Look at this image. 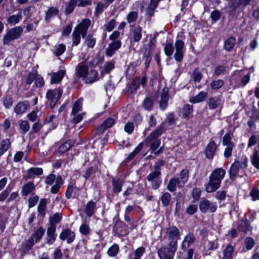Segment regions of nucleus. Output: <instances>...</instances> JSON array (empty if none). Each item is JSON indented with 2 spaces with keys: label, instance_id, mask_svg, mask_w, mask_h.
Masks as SVG:
<instances>
[{
  "label": "nucleus",
  "instance_id": "f257e3e1",
  "mask_svg": "<svg viewBox=\"0 0 259 259\" xmlns=\"http://www.w3.org/2000/svg\"><path fill=\"white\" fill-rule=\"evenodd\" d=\"M226 174V171L222 168L214 169L209 176V181L205 185L207 193H212L218 189Z\"/></svg>",
  "mask_w": 259,
  "mask_h": 259
},
{
  "label": "nucleus",
  "instance_id": "f03ea898",
  "mask_svg": "<svg viewBox=\"0 0 259 259\" xmlns=\"http://www.w3.org/2000/svg\"><path fill=\"white\" fill-rule=\"evenodd\" d=\"M180 238L179 229L175 226H169L165 229L163 239L167 242L168 246L178 247V241Z\"/></svg>",
  "mask_w": 259,
  "mask_h": 259
},
{
  "label": "nucleus",
  "instance_id": "7ed1b4c3",
  "mask_svg": "<svg viewBox=\"0 0 259 259\" xmlns=\"http://www.w3.org/2000/svg\"><path fill=\"white\" fill-rule=\"evenodd\" d=\"M23 30L22 27L20 26H17L10 29L4 36V44L7 45L11 41L20 37L22 33Z\"/></svg>",
  "mask_w": 259,
  "mask_h": 259
},
{
  "label": "nucleus",
  "instance_id": "20e7f679",
  "mask_svg": "<svg viewBox=\"0 0 259 259\" xmlns=\"http://www.w3.org/2000/svg\"><path fill=\"white\" fill-rule=\"evenodd\" d=\"M248 159L246 157H244L242 161H235L232 164L230 170V177L232 179L238 176L239 171L247 166Z\"/></svg>",
  "mask_w": 259,
  "mask_h": 259
},
{
  "label": "nucleus",
  "instance_id": "39448f33",
  "mask_svg": "<svg viewBox=\"0 0 259 259\" xmlns=\"http://www.w3.org/2000/svg\"><path fill=\"white\" fill-rule=\"evenodd\" d=\"M62 94V91L60 88L54 90H49L46 94V97L50 102L51 108L55 107Z\"/></svg>",
  "mask_w": 259,
  "mask_h": 259
},
{
  "label": "nucleus",
  "instance_id": "423d86ee",
  "mask_svg": "<svg viewBox=\"0 0 259 259\" xmlns=\"http://www.w3.org/2000/svg\"><path fill=\"white\" fill-rule=\"evenodd\" d=\"M199 209L201 212L206 213L208 212H214L217 209L215 203L210 202L205 198H202L199 203Z\"/></svg>",
  "mask_w": 259,
  "mask_h": 259
},
{
  "label": "nucleus",
  "instance_id": "0eeeda50",
  "mask_svg": "<svg viewBox=\"0 0 259 259\" xmlns=\"http://www.w3.org/2000/svg\"><path fill=\"white\" fill-rule=\"evenodd\" d=\"M177 249L174 246L162 247L158 250V256L160 259H172Z\"/></svg>",
  "mask_w": 259,
  "mask_h": 259
},
{
  "label": "nucleus",
  "instance_id": "6e6552de",
  "mask_svg": "<svg viewBox=\"0 0 259 259\" xmlns=\"http://www.w3.org/2000/svg\"><path fill=\"white\" fill-rule=\"evenodd\" d=\"M165 122L162 123L157 128L153 131L145 140V144L149 146V143L160 137L165 130Z\"/></svg>",
  "mask_w": 259,
  "mask_h": 259
},
{
  "label": "nucleus",
  "instance_id": "1a4fd4ad",
  "mask_svg": "<svg viewBox=\"0 0 259 259\" xmlns=\"http://www.w3.org/2000/svg\"><path fill=\"white\" fill-rule=\"evenodd\" d=\"M94 65L93 61L89 62L79 63L76 67V73L79 76L83 77V79L88 75L89 71V68Z\"/></svg>",
  "mask_w": 259,
  "mask_h": 259
},
{
  "label": "nucleus",
  "instance_id": "9d476101",
  "mask_svg": "<svg viewBox=\"0 0 259 259\" xmlns=\"http://www.w3.org/2000/svg\"><path fill=\"white\" fill-rule=\"evenodd\" d=\"M184 46V42L180 39L177 40L175 43L176 52L174 54V58L178 62H181L183 58Z\"/></svg>",
  "mask_w": 259,
  "mask_h": 259
},
{
  "label": "nucleus",
  "instance_id": "9b49d317",
  "mask_svg": "<svg viewBox=\"0 0 259 259\" xmlns=\"http://www.w3.org/2000/svg\"><path fill=\"white\" fill-rule=\"evenodd\" d=\"M91 20L89 19H85L82 21V22L78 24L74 29H76L82 37H85L87 33V30L91 25Z\"/></svg>",
  "mask_w": 259,
  "mask_h": 259
},
{
  "label": "nucleus",
  "instance_id": "f8f14e48",
  "mask_svg": "<svg viewBox=\"0 0 259 259\" xmlns=\"http://www.w3.org/2000/svg\"><path fill=\"white\" fill-rule=\"evenodd\" d=\"M75 233L70 229L67 228L63 230L59 235V238L62 240H66L68 243H70L75 239Z\"/></svg>",
  "mask_w": 259,
  "mask_h": 259
},
{
  "label": "nucleus",
  "instance_id": "ddd939ff",
  "mask_svg": "<svg viewBox=\"0 0 259 259\" xmlns=\"http://www.w3.org/2000/svg\"><path fill=\"white\" fill-rule=\"evenodd\" d=\"M121 42L120 40H115L109 44L108 48L106 49V55L111 57L118 49L121 47Z\"/></svg>",
  "mask_w": 259,
  "mask_h": 259
},
{
  "label": "nucleus",
  "instance_id": "4468645a",
  "mask_svg": "<svg viewBox=\"0 0 259 259\" xmlns=\"http://www.w3.org/2000/svg\"><path fill=\"white\" fill-rule=\"evenodd\" d=\"M217 145L214 141H210L205 149V155L208 159H211L213 157L217 149Z\"/></svg>",
  "mask_w": 259,
  "mask_h": 259
},
{
  "label": "nucleus",
  "instance_id": "2eb2a0df",
  "mask_svg": "<svg viewBox=\"0 0 259 259\" xmlns=\"http://www.w3.org/2000/svg\"><path fill=\"white\" fill-rule=\"evenodd\" d=\"M184 185L179 181V179L172 178L169 180L167 186V189L171 192H174L176 190L177 187L182 188Z\"/></svg>",
  "mask_w": 259,
  "mask_h": 259
},
{
  "label": "nucleus",
  "instance_id": "dca6fc26",
  "mask_svg": "<svg viewBox=\"0 0 259 259\" xmlns=\"http://www.w3.org/2000/svg\"><path fill=\"white\" fill-rule=\"evenodd\" d=\"M56 226L51 225L47 231V242L48 244H52L56 240L57 235L55 234Z\"/></svg>",
  "mask_w": 259,
  "mask_h": 259
},
{
  "label": "nucleus",
  "instance_id": "f3484780",
  "mask_svg": "<svg viewBox=\"0 0 259 259\" xmlns=\"http://www.w3.org/2000/svg\"><path fill=\"white\" fill-rule=\"evenodd\" d=\"M29 106V104L28 102H20L15 106L14 111L17 114L21 115L27 111Z\"/></svg>",
  "mask_w": 259,
  "mask_h": 259
},
{
  "label": "nucleus",
  "instance_id": "a211bd4d",
  "mask_svg": "<svg viewBox=\"0 0 259 259\" xmlns=\"http://www.w3.org/2000/svg\"><path fill=\"white\" fill-rule=\"evenodd\" d=\"M169 96L167 89H163L160 95V101L159 102L160 108L164 110L167 106V102Z\"/></svg>",
  "mask_w": 259,
  "mask_h": 259
},
{
  "label": "nucleus",
  "instance_id": "6ab92c4d",
  "mask_svg": "<svg viewBox=\"0 0 259 259\" xmlns=\"http://www.w3.org/2000/svg\"><path fill=\"white\" fill-rule=\"evenodd\" d=\"M193 248H181L178 254V257L181 259H192L193 255Z\"/></svg>",
  "mask_w": 259,
  "mask_h": 259
},
{
  "label": "nucleus",
  "instance_id": "aec40b11",
  "mask_svg": "<svg viewBox=\"0 0 259 259\" xmlns=\"http://www.w3.org/2000/svg\"><path fill=\"white\" fill-rule=\"evenodd\" d=\"M142 27L139 25H134L131 30V35L134 41H139L142 37Z\"/></svg>",
  "mask_w": 259,
  "mask_h": 259
},
{
  "label": "nucleus",
  "instance_id": "412c9836",
  "mask_svg": "<svg viewBox=\"0 0 259 259\" xmlns=\"http://www.w3.org/2000/svg\"><path fill=\"white\" fill-rule=\"evenodd\" d=\"M99 79L98 73L95 70L91 68L88 75L84 78L85 82L87 83H92Z\"/></svg>",
  "mask_w": 259,
  "mask_h": 259
},
{
  "label": "nucleus",
  "instance_id": "4be33fe9",
  "mask_svg": "<svg viewBox=\"0 0 259 259\" xmlns=\"http://www.w3.org/2000/svg\"><path fill=\"white\" fill-rule=\"evenodd\" d=\"M195 240V238L193 235L189 234L185 236L183 240L181 245V248H192V245L193 244Z\"/></svg>",
  "mask_w": 259,
  "mask_h": 259
},
{
  "label": "nucleus",
  "instance_id": "5701e85b",
  "mask_svg": "<svg viewBox=\"0 0 259 259\" xmlns=\"http://www.w3.org/2000/svg\"><path fill=\"white\" fill-rule=\"evenodd\" d=\"M35 188V186L33 182L31 181L28 182L22 187L21 190L22 195L25 196H28L34 190Z\"/></svg>",
  "mask_w": 259,
  "mask_h": 259
},
{
  "label": "nucleus",
  "instance_id": "b1692460",
  "mask_svg": "<svg viewBox=\"0 0 259 259\" xmlns=\"http://www.w3.org/2000/svg\"><path fill=\"white\" fill-rule=\"evenodd\" d=\"M66 74V71L63 69L60 70L57 72L54 73L51 79L52 84L59 83Z\"/></svg>",
  "mask_w": 259,
  "mask_h": 259
},
{
  "label": "nucleus",
  "instance_id": "393cba45",
  "mask_svg": "<svg viewBox=\"0 0 259 259\" xmlns=\"http://www.w3.org/2000/svg\"><path fill=\"white\" fill-rule=\"evenodd\" d=\"M249 1L250 0H231L228 7L235 10L240 6L247 5Z\"/></svg>",
  "mask_w": 259,
  "mask_h": 259
},
{
  "label": "nucleus",
  "instance_id": "a878e982",
  "mask_svg": "<svg viewBox=\"0 0 259 259\" xmlns=\"http://www.w3.org/2000/svg\"><path fill=\"white\" fill-rule=\"evenodd\" d=\"M74 144V141L72 140H68L63 143L59 147L58 151L60 153H64L69 150Z\"/></svg>",
  "mask_w": 259,
  "mask_h": 259
},
{
  "label": "nucleus",
  "instance_id": "bb28decb",
  "mask_svg": "<svg viewBox=\"0 0 259 259\" xmlns=\"http://www.w3.org/2000/svg\"><path fill=\"white\" fill-rule=\"evenodd\" d=\"M234 248L231 245H228L223 251L222 259H232Z\"/></svg>",
  "mask_w": 259,
  "mask_h": 259
},
{
  "label": "nucleus",
  "instance_id": "cd10ccee",
  "mask_svg": "<svg viewBox=\"0 0 259 259\" xmlns=\"http://www.w3.org/2000/svg\"><path fill=\"white\" fill-rule=\"evenodd\" d=\"M11 142L9 139L2 141L0 144V157L3 155L11 147Z\"/></svg>",
  "mask_w": 259,
  "mask_h": 259
},
{
  "label": "nucleus",
  "instance_id": "c85d7f7f",
  "mask_svg": "<svg viewBox=\"0 0 259 259\" xmlns=\"http://www.w3.org/2000/svg\"><path fill=\"white\" fill-rule=\"evenodd\" d=\"M159 1L160 0H150L146 10L147 14L149 16H152L153 15L154 12L157 8Z\"/></svg>",
  "mask_w": 259,
  "mask_h": 259
},
{
  "label": "nucleus",
  "instance_id": "c756f323",
  "mask_svg": "<svg viewBox=\"0 0 259 259\" xmlns=\"http://www.w3.org/2000/svg\"><path fill=\"white\" fill-rule=\"evenodd\" d=\"M59 12V10L56 7H50L46 12L45 17V20L49 21L52 18L56 16Z\"/></svg>",
  "mask_w": 259,
  "mask_h": 259
},
{
  "label": "nucleus",
  "instance_id": "7c9ffc66",
  "mask_svg": "<svg viewBox=\"0 0 259 259\" xmlns=\"http://www.w3.org/2000/svg\"><path fill=\"white\" fill-rule=\"evenodd\" d=\"M43 170L40 167H31L27 170V176L28 178H31L32 177L39 176L42 174Z\"/></svg>",
  "mask_w": 259,
  "mask_h": 259
},
{
  "label": "nucleus",
  "instance_id": "2f4dec72",
  "mask_svg": "<svg viewBox=\"0 0 259 259\" xmlns=\"http://www.w3.org/2000/svg\"><path fill=\"white\" fill-rule=\"evenodd\" d=\"M96 203L93 201H90L86 205L85 212L89 217H92L94 213Z\"/></svg>",
  "mask_w": 259,
  "mask_h": 259
},
{
  "label": "nucleus",
  "instance_id": "473e14b6",
  "mask_svg": "<svg viewBox=\"0 0 259 259\" xmlns=\"http://www.w3.org/2000/svg\"><path fill=\"white\" fill-rule=\"evenodd\" d=\"M189 177V172L187 169H183L181 170L179 175V181L184 185L187 183Z\"/></svg>",
  "mask_w": 259,
  "mask_h": 259
},
{
  "label": "nucleus",
  "instance_id": "72a5a7b5",
  "mask_svg": "<svg viewBox=\"0 0 259 259\" xmlns=\"http://www.w3.org/2000/svg\"><path fill=\"white\" fill-rule=\"evenodd\" d=\"M47 200L45 198H42L40 199L39 203L37 207V210L38 212L42 216L46 214V209L47 208Z\"/></svg>",
  "mask_w": 259,
  "mask_h": 259
},
{
  "label": "nucleus",
  "instance_id": "f704fd0d",
  "mask_svg": "<svg viewBox=\"0 0 259 259\" xmlns=\"http://www.w3.org/2000/svg\"><path fill=\"white\" fill-rule=\"evenodd\" d=\"M207 96L206 92L201 91L198 95L192 98L190 102L193 103L201 102L204 100Z\"/></svg>",
  "mask_w": 259,
  "mask_h": 259
},
{
  "label": "nucleus",
  "instance_id": "c9c22d12",
  "mask_svg": "<svg viewBox=\"0 0 259 259\" xmlns=\"http://www.w3.org/2000/svg\"><path fill=\"white\" fill-rule=\"evenodd\" d=\"M237 229L239 231L246 232L250 229V225L247 220H242L239 224Z\"/></svg>",
  "mask_w": 259,
  "mask_h": 259
},
{
  "label": "nucleus",
  "instance_id": "e433bc0d",
  "mask_svg": "<svg viewBox=\"0 0 259 259\" xmlns=\"http://www.w3.org/2000/svg\"><path fill=\"white\" fill-rule=\"evenodd\" d=\"M143 108L148 111H150L153 107V100L151 97H146L143 102Z\"/></svg>",
  "mask_w": 259,
  "mask_h": 259
},
{
  "label": "nucleus",
  "instance_id": "4c0bfd02",
  "mask_svg": "<svg viewBox=\"0 0 259 259\" xmlns=\"http://www.w3.org/2000/svg\"><path fill=\"white\" fill-rule=\"evenodd\" d=\"M114 124V120L112 118H107L103 123L99 127V131H103L111 127Z\"/></svg>",
  "mask_w": 259,
  "mask_h": 259
},
{
  "label": "nucleus",
  "instance_id": "58836bf2",
  "mask_svg": "<svg viewBox=\"0 0 259 259\" xmlns=\"http://www.w3.org/2000/svg\"><path fill=\"white\" fill-rule=\"evenodd\" d=\"M82 102L83 99L82 98H80L75 102L72 107L71 111L72 114L78 113H79V111L81 110Z\"/></svg>",
  "mask_w": 259,
  "mask_h": 259
},
{
  "label": "nucleus",
  "instance_id": "ea45409f",
  "mask_svg": "<svg viewBox=\"0 0 259 259\" xmlns=\"http://www.w3.org/2000/svg\"><path fill=\"white\" fill-rule=\"evenodd\" d=\"M45 230L42 227H39L33 233L31 237L33 238L35 242H38L45 234Z\"/></svg>",
  "mask_w": 259,
  "mask_h": 259
},
{
  "label": "nucleus",
  "instance_id": "a19ab883",
  "mask_svg": "<svg viewBox=\"0 0 259 259\" xmlns=\"http://www.w3.org/2000/svg\"><path fill=\"white\" fill-rule=\"evenodd\" d=\"M22 19L21 13H18L17 15H13L10 16L8 19V23L11 25L17 24Z\"/></svg>",
  "mask_w": 259,
  "mask_h": 259
},
{
  "label": "nucleus",
  "instance_id": "79ce46f5",
  "mask_svg": "<svg viewBox=\"0 0 259 259\" xmlns=\"http://www.w3.org/2000/svg\"><path fill=\"white\" fill-rule=\"evenodd\" d=\"M236 43V39L233 37L229 38L224 44V48L227 51H230L233 48Z\"/></svg>",
  "mask_w": 259,
  "mask_h": 259
},
{
  "label": "nucleus",
  "instance_id": "37998d69",
  "mask_svg": "<svg viewBox=\"0 0 259 259\" xmlns=\"http://www.w3.org/2000/svg\"><path fill=\"white\" fill-rule=\"evenodd\" d=\"M119 252V246L117 244H113L107 250V254L110 257L115 256Z\"/></svg>",
  "mask_w": 259,
  "mask_h": 259
},
{
  "label": "nucleus",
  "instance_id": "c03bdc74",
  "mask_svg": "<svg viewBox=\"0 0 259 259\" xmlns=\"http://www.w3.org/2000/svg\"><path fill=\"white\" fill-rule=\"evenodd\" d=\"M62 218V215L61 212L55 213L52 217L50 218V223L51 225L55 226V225L60 222Z\"/></svg>",
  "mask_w": 259,
  "mask_h": 259
},
{
  "label": "nucleus",
  "instance_id": "a18cd8bd",
  "mask_svg": "<svg viewBox=\"0 0 259 259\" xmlns=\"http://www.w3.org/2000/svg\"><path fill=\"white\" fill-rule=\"evenodd\" d=\"M62 184V179L60 176H59L57 178L55 184L51 188V191L52 193L56 194L57 193L61 187V185Z\"/></svg>",
  "mask_w": 259,
  "mask_h": 259
},
{
  "label": "nucleus",
  "instance_id": "49530a36",
  "mask_svg": "<svg viewBox=\"0 0 259 259\" xmlns=\"http://www.w3.org/2000/svg\"><path fill=\"white\" fill-rule=\"evenodd\" d=\"M220 99L217 97L210 98L208 103L209 108L210 109L216 108L220 104Z\"/></svg>",
  "mask_w": 259,
  "mask_h": 259
},
{
  "label": "nucleus",
  "instance_id": "de8ad7c7",
  "mask_svg": "<svg viewBox=\"0 0 259 259\" xmlns=\"http://www.w3.org/2000/svg\"><path fill=\"white\" fill-rule=\"evenodd\" d=\"M79 231L81 234L87 236L90 234L91 229L88 224L83 223L80 225Z\"/></svg>",
  "mask_w": 259,
  "mask_h": 259
},
{
  "label": "nucleus",
  "instance_id": "09e8293b",
  "mask_svg": "<svg viewBox=\"0 0 259 259\" xmlns=\"http://www.w3.org/2000/svg\"><path fill=\"white\" fill-rule=\"evenodd\" d=\"M19 127L21 130V132L23 134H25L29 131L30 125L27 120H20L19 121Z\"/></svg>",
  "mask_w": 259,
  "mask_h": 259
},
{
  "label": "nucleus",
  "instance_id": "8fccbe9b",
  "mask_svg": "<svg viewBox=\"0 0 259 259\" xmlns=\"http://www.w3.org/2000/svg\"><path fill=\"white\" fill-rule=\"evenodd\" d=\"M193 111V107L191 105L187 104L184 106L182 111L183 117H188Z\"/></svg>",
  "mask_w": 259,
  "mask_h": 259
},
{
  "label": "nucleus",
  "instance_id": "3c124183",
  "mask_svg": "<svg viewBox=\"0 0 259 259\" xmlns=\"http://www.w3.org/2000/svg\"><path fill=\"white\" fill-rule=\"evenodd\" d=\"M161 175L160 170H154L150 173L147 177V180L150 182L155 180H159Z\"/></svg>",
  "mask_w": 259,
  "mask_h": 259
},
{
  "label": "nucleus",
  "instance_id": "603ef678",
  "mask_svg": "<svg viewBox=\"0 0 259 259\" xmlns=\"http://www.w3.org/2000/svg\"><path fill=\"white\" fill-rule=\"evenodd\" d=\"M223 145L226 146H234L231 140V137L229 133L226 134L223 138Z\"/></svg>",
  "mask_w": 259,
  "mask_h": 259
},
{
  "label": "nucleus",
  "instance_id": "864d4df0",
  "mask_svg": "<svg viewBox=\"0 0 259 259\" xmlns=\"http://www.w3.org/2000/svg\"><path fill=\"white\" fill-rule=\"evenodd\" d=\"M66 50V47L63 44L57 45L55 47L54 53L57 56H59L62 55Z\"/></svg>",
  "mask_w": 259,
  "mask_h": 259
},
{
  "label": "nucleus",
  "instance_id": "5fc2aeb1",
  "mask_svg": "<svg viewBox=\"0 0 259 259\" xmlns=\"http://www.w3.org/2000/svg\"><path fill=\"white\" fill-rule=\"evenodd\" d=\"M224 84V81L222 79H217L212 81L210 83L211 89L215 90L220 89Z\"/></svg>",
  "mask_w": 259,
  "mask_h": 259
},
{
  "label": "nucleus",
  "instance_id": "6e6d98bb",
  "mask_svg": "<svg viewBox=\"0 0 259 259\" xmlns=\"http://www.w3.org/2000/svg\"><path fill=\"white\" fill-rule=\"evenodd\" d=\"M77 4L75 0H70L67 4V7L65 9V12L67 14L72 13L75 7Z\"/></svg>",
  "mask_w": 259,
  "mask_h": 259
},
{
  "label": "nucleus",
  "instance_id": "4d7b16f0",
  "mask_svg": "<svg viewBox=\"0 0 259 259\" xmlns=\"http://www.w3.org/2000/svg\"><path fill=\"white\" fill-rule=\"evenodd\" d=\"M174 48L173 45L171 43H167L164 48V51L165 55L167 57H170L174 53Z\"/></svg>",
  "mask_w": 259,
  "mask_h": 259
},
{
  "label": "nucleus",
  "instance_id": "13d9d810",
  "mask_svg": "<svg viewBox=\"0 0 259 259\" xmlns=\"http://www.w3.org/2000/svg\"><path fill=\"white\" fill-rule=\"evenodd\" d=\"M81 34L74 29L72 33V43L73 46H77L80 41Z\"/></svg>",
  "mask_w": 259,
  "mask_h": 259
},
{
  "label": "nucleus",
  "instance_id": "bf43d9fd",
  "mask_svg": "<svg viewBox=\"0 0 259 259\" xmlns=\"http://www.w3.org/2000/svg\"><path fill=\"white\" fill-rule=\"evenodd\" d=\"M171 199V195L168 192L164 193L161 197L162 205L163 206H167L170 202Z\"/></svg>",
  "mask_w": 259,
  "mask_h": 259
},
{
  "label": "nucleus",
  "instance_id": "052dcab7",
  "mask_svg": "<svg viewBox=\"0 0 259 259\" xmlns=\"http://www.w3.org/2000/svg\"><path fill=\"white\" fill-rule=\"evenodd\" d=\"M113 183V189L115 193H119L121 190V186L122 185V181L120 180H113L112 181Z\"/></svg>",
  "mask_w": 259,
  "mask_h": 259
},
{
  "label": "nucleus",
  "instance_id": "680f3d73",
  "mask_svg": "<svg viewBox=\"0 0 259 259\" xmlns=\"http://www.w3.org/2000/svg\"><path fill=\"white\" fill-rule=\"evenodd\" d=\"M143 146V143L141 142L139 143L134 150L128 155L127 157L128 160H132L133 159L134 157L142 150Z\"/></svg>",
  "mask_w": 259,
  "mask_h": 259
},
{
  "label": "nucleus",
  "instance_id": "e2e57ef3",
  "mask_svg": "<svg viewBox=\"0 0 259 259\" xmlns=\"http://www.w3.org/2000/svg\"><path fill=\"white\" fill-rule=\"evenodd\" d=\"M245 248L249 250L251 249L254 246L255 241L253 238L251 237H247L244 241Z\"/></svg>",
  "mask_w": 259,
  "mask_h": 259
},
{
  "label": "nucleus",
  "instance_id": "0e129e2a",
  "mask_svg": "<svg viewBox=\"0 0 259 259\" xmlns=\"http://www.w3.org/2000/svg\"><path fill=\"white\" fill-rule=\"evenodd\" d=\"M203 77L202 73L197 69H195L192 74V79L195 82H199Z\"/></svg>",
  "mask_w": 259,
  "mask_h": 259
},
{
  "label": "nucleus",
  "instance_id": "69168bd1",
  "mask_svg": "<svg viewBox=\"0 0 259 259\" xmlns=\"http://www.w3.org/2000/svg\"><path fill=\"white\" fill-rule=\"evenodd\" d=\"M85 114L84 113H71V115L72 116V122L74 123H78L80 122L83 118V115Z\"/></svg>",
  "mask_w": 259,
  "mask_h": 259
},
{
  "label": "nucleus",
  "instance_id": "338daca9",
  "mask_svg": "<svg viewBox=\"0 0 259 259\" xmlns=\"http://www.w3.org/2000/svg\"><path fill=\"white\" fill-rule=\"evenodd\" d=\"M38 200V197L37 195H35L34 194H32L28 199L29 208H31L34 206L37 203Z\"/></svg>",
  "mask_w": 259,
  "mask_h": 259
},
{
  "label": "nucleus",
  "instance_id": "774afa93",
  "mask_svg": "<svg viewBox=\"0 0 259 259\" xmlns=\"http://www.w3.org/2000/svg\"><path fill=\"white\" fill-rule=\"evenodd\" d=\"M138 16V14L137 12H130L126 17V20L129 23H131L135 21Z\"/></svg>",
  "mask_w": 259,
  "mask_h": 259
}]
</instances>
